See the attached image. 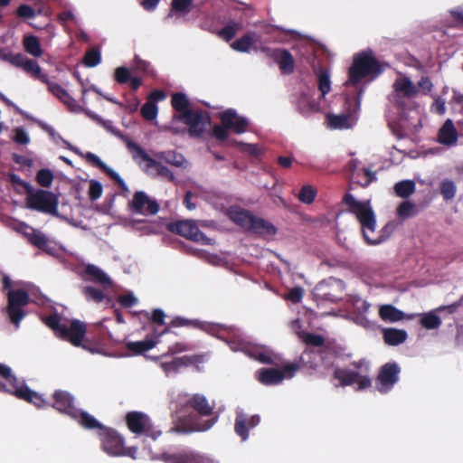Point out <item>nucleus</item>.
I'll return each mask as SVG.
<instances>
[{"label": "nucleus", "instance_id": "bf43d9fd", "mask_svg": "<svg viewBox=\"0 0 463 463\" xmlns=\"http://www.w3.org/2000/svg\"><path fill=\"white\" fill-rule=\"evenodd\" d=\"M140 113L144 119L151 121L156 118L158 114V108L156 103L147 100L141 107Z\"/></svg>", "mask_w": 463, "mask_h": 463}, {"label": "nucleus", "instance_id": "774afa93", "mask_svg": "<svg viewBox=\"0 0 463 463\" xmlns=\"http://www.w3.org/2000/svg\"><path fill=\"white\" fill-rule=\"evenodd\" d=\"M131 69L134 73H143L147 75L150 73V63L140 59L137 55H136L133 60Z\"/></svg>", "mask_w": 463, "mask_h": 463}, {"label": "nucleus", "instance_id": "5701e85b", "mask_svg": "<svg viewBox=\"0 0 463 463\" xmlns=\"http://www.w3.org/2000/svg\"><path fill=\"white\" fill-rule=\"evenodd\" d=\"M47 85L48 90L59 99L72 112L81 111V106L62 88L60 84L51 81L47 76V81H43Z\"/></svg>", "mask_w": 463, "mask_h": 463}, {"label": "nucleus", "instance_id": "4d7b16f0", "mask_svg": "<svg viewBox=\"0 0 463 463\" xmlns=\"http://www.w3.org/2000/svg\"><path fill=\"white\" fill-rule=\"evenodd\" d=\"M82 293L87 300L100 303L105 298V294L99 288L90 286L82 288Z\"/></svg>", "mask_w": 463, "mask_h": 463}, {"label": "nucleus", "instance_id": "4468645a", "mask_svg": "<svg viewBox=\"0 0 463 463\" xmlns=\"http://www.w3.org/2000/svg\"><path fill=\"white\" fill-rule=\"evenodd\" d=\"M298 369V365L296 364H287L282 370L277 368H262L258 372V380L265 385L278 384L282 382L285 377H292Z\"/></svg>", "mask_w": 463, "mask_h": 463}, {"label": "nucleus", "instance_id": "f257e3e1", "mask_svg": "<svg viewBox=\"0 0 463 463\" xmlns=\"http://www.w3.org/2000/svg\"><path fill=\"white\" fill-rule=\"evenodd\" d=\"M343 203L347 206L348 212L356 216L361 224L364 238L368 244H380L389 238L393 229L392 223H387L382 229L380 235L376 237L370 236L369 232H373L375 230L376 220L369 202L357 201L353 194L348 193L344 195Z\"/></svg>", "mask_w": 463, "mask_h": 463}, {"label": "nucleus", "instance_id": "393cba45", "mask_svg": "<svg viewBox=\"0 0 463 463\" xmlns=\"http://www.w3.org/2000/svg\"><path fill=\"white\" fill-rule=\"evenodd\" d=\"M84 280L98 283L105 288H109L112 285L110 278L99 267L93 264H87L82 272Z\"/></svg>", "mask_w": 463, "mask_h": 463}, {"label": "nucleus", "instance_id": "39448f33", "mask_svg": "<svg viewBox=\"0 0 463 463\" xmlns=\"http://www.w3.org/2000/svg\"><path fill=\"white\" fill-rule=\"evenodd\" d=\"M30 302V296L24 289H11L7 293V307L5 314L10 323L16 328L19 327L21 321L26 316L24 307Z\"/></svg>", "mask_w": 463, "mask_h": 463}, {"label": "nucleus", "instance_id": "052dcab7", "mask_svg": "<svg viewBox=\"0 0 463 463\" xmlns=\"http://www.w3.org/2000/svg\"><path fill=\"white\" fill-rule=\"evenodd\" d=\"M302 341L309 346L325 347V337L314 333H305L302 335Z\"/></svg>", "mask_w": 463, "mask_h": 463}, {"label": "nucleus", "instance_id": "603ef678", "mask_svg": "<svg viewBox=\"0 0 463 463\" xmlns=\"http://www.w3.org/2000/svg\"><path fill=\"white\" fill-rule=\"evenodd\" d=\"M328 125L332 128H348L350 127L349 124V116L347 115H327L326 116Z\"/></svg>", "mask_w": 463, "mask_h": 463}, {"label": "nucleus", "instance_id": "a19ab883", "mask_svg": "<svg viewBox=\"0 0 463 463\" xmlns=\"http://www.w3.org/2000/svg\"><path fill=\"white\" fill-rule=\"evenodd\" d=\"M27 228L30 229V232H25L24 235L28 241L34 247L42 250H46L48 246V240L46 236L40 231H37L32 227L27 226Z\"/></svg>", "mask_w": 463, "mask_h": 463}, {"label": "nucleus", "instance_id": "5fc2aeb1", "mask_svg": "<svg viewBox=\"0 0 463 463\" xmlns=\"http://www.w3.org/2000/svg\"><path fill=\"white\" fill-rule=\"evenodd\" d=\"M317 196V190L309 185H303L298 193V200L306 204H310L314 202Z\"/></svg>", "mask_w": 463, "mask_h": 463}, {"label": "nucleus", "instance_id": "37998d69", "mask_svg": "<svg viewBox=\"0 0 463 463\" xmlns=\"http://www.w3.org/2000/svg\"><path fill=\"white\" fill-rule=\"evenodd\" d=\"M23 44L25 52L33 57H41L43 49L39 39L34 35H27L24 37Z\"/></svg>", "mask_w": 463, "mask_h": 463}, {"label": "nucleus", "instance_id": "6ab92c4d", "mask_svg": "<svg viewBox=\"0 0 463 463\" xmlns=\"http://www.w3.org/2000/svg\"><path fill=\"white\" fill-rule=\"evenodd\" d=\"M267 55L271 58L278 65L280 72L285 75L293 73L295 69V61L292 54L286 49L265 48Z\"/></svg>", "mask_w": 463, "mask_h": 463}, {"label": "nucleus", "instance_id": "864d4df0", "mask_svg": "<svg viewBox=\"0 0 463 463\" xmlns=\"http://www.w3.org/2000/svg\"><path fill=\"white\" fill-rule=\"evenodd\" d=\"M240 29L241 24L232 21L218 32V35L226 42H230Z\"/></svg>", "mask_w": 463, "mask_h": 463}, {"label": "nucleus", "instance_id": "3c124183", "mask_svg": "<svg viewBox=\"0 0 463 463\" xmlns=\"http://www.w3.org/2000/svg\"><path fill=\"white\" fill-rule=\"evenodd\" d=\"M161 158L167 164L176 167H183L186 164V160L183 155L173 151L163 152Z\"/></svg>", "mask_w": 463, "mask_h": 463}, {"label": "nucleus", "instance_id": "2eb2a0df", "mask_svg": "<svg viewBox=\"0 0 463 463\" xmlns=\"http://www.w3.org/2000/svg\"><path fill=\"white\" fill-rule=\"evenodd\" d=\"M128 209L133 213L156 214L160 206L159 203L151 199L145 192L137 191L133 194V199L128 203Z\"/></svg>", "mask_w": 463, "mask_h": 463}, {"label": "nucleus", "instance_id": "72a5a7b5", "mask_svg": "<svg viewBox=\"0 0 463 463\" xmlns=\"http://www.w3.org/2000/svg\"><path fill=\"white\" fill-rule=\"evenodd\" d=\"M383 338L386 345L395 346L404 343L408 338V334L404 329L383 328Z\"/></svg>", "mask_w": 463, "mask_h": 463}, {"label": "nucleus", "instance_id": "6e6552de", "mask_svg": "<svg viewBox=\"0 0 463 463\" xmlns=\"http://www.w3.org/2000/svg\"><path fill=\"white\" fill-rule=\"evenodd\" d=\"M126 423L128 430L137 435H145L156 439L161 431L156 430L150 418L140 411H130L126 415Z\"/></svg>", "mask_w": 463, "mask_h": 463}, {"label": "nucleus", "instance_id": "a211bd4d", "mask_svg": "<svg viewBox=\"0 0 463 463\" xmlns=\"http://www.w3.org/2000/svg\"><path fill=\"white\" fill-rule=\"evenodd\" d=\"M10 394L15 396L19 400L32 403L39 409L50 406V403L45 401L40 393L30 389L24 381L19 382L14 388H12Z\"/></svg>", "mask_w": 463, "mask_h": 463}, {"label": "nucleus", "instance_id": "a18cd8bd", "mask_svg": "<svg viewBox=\"0 0 463 463\" xmlns=\"http://www.w3.org/2000/svg\"><path fill=\"white\" fill-rule=\"evenodd\" d=\"M232 350H240L250 358L256 359L258 353L260 351L262 345H251L247 342H239L237 345L232 342L230 344Z\"/></svg>", "mask_w": 463, "mask_h": 463}, {"label": "nucleus", "instance_id": "423d86ee", "mask_svg": "<svg viewBox=\"0 0 463 463\" xmlns=\"http://www.w3.org/2000/svg\"><path fill=\"white\" fill-rule=\"evenodd\" d=\"M26 204L29 209L47 214L58 215L59 199L52 192L38 189L33 193H29L26 198Z\"/></svg>", "mask_w": 463, "mask_h": 463}, {"label": "nucleus", "instance_id": "0eeeda50", "mask_svg": "<svg viewBox=\"0 0 463 463\" xmlns=\"http://www.w3.org/2000/svg\"><path fill=\"white\" fill-rule=\"evenodd\" d=\"M168 230L175 234L186 238L194 242H200L203 245H213L214 241L208 238L202 232L196 223L191 220H182L168 224Z\"/></svg>", "mask_w": 463, "mask_h": 463}, {"label": "nucleus", "instance_id": "c85d7f7f", "mask_svg": "<svg viewBox=\"0 0 463 463\" xmlns=\"http://www.w3.org/2000/svg\"><path fill=\"white\" fill-rule=\"evenodd\" d=\"M114 80L118 84H129L131 90H137L142 85V80L137 76H131L130 70L125 66L118 67L114 71Z\"/></svg>", "mask_w": 463, "mask_h": 463}, {"label": "nucleus", "instance_id": "473e14b6", "mask_svg": "<svg viewBox=\"0 0 463 463\" xmlns=\"http://www.w3.org/2000/svg\"><path fill=\"white\" fill-rule=\"evenodd\" d=\"M71 418L87 430L98 429L100 431L105 427L92 415L80 409H77Z\"/></svg>", "mask_w": 463, "mask_h": 463}, {"label": "nucleus", "instance_id": "c03bdc74", "mask_svg": "<svg viewBox=\"0 0 463 463\" xmlns=\"http://www.w3.org/2000/svg\"><path fill=\"white\" fill-rule=\"evenodd\" d=\"M171 105L175 111L179 112V115L185 114L186 111H192L189 109L190 103L186 95L182 92H176L172 95Z\"/></svg>", "mask_w": 463, "mask_h": 463}, {"label": "nucleus", "instance_id": "20e7f679", "mask_svg": "<svg viewBox=\"0 0 463 463\" xmlns=\"http://www.w3.org/2000/svg\"><path fill=\"white\" fill-rule=\"evenodd\" d=\"M221 125H215L213 128V136L218 141H225L229 137V130L236 134L247 131L249 121L246 118L238 115L235 109H228L219 113Z\"/></svg>", "mask_w": 463, "mask_h": 463}, {"label": "nucleus", "instance_id": "a878e982", "mask_svg": "<svg viewBox=\"0 0 463 463\" xmlns=\"http://www.w3.org/2000/svg\"><path fill=\"white\" fill-rule=\"evenodd\" d=\"M199 362L200 356L198 355H184L174 358L170 362H162L160 367L166 374H169L171 373H177L182 367H187Z\"/></svg>", "mask_w": 463, "mask_h": 463}, {"label": "nucleus", "instance_id": "de8ad7c7", "mask_svg": "<svg viewBox=\"0 0 463 463\" xmlns=\"http://www.w3.org/2000/svg\"><path fill=\"white\" fill-rule=\"evenodd\" d=\"M156 343L157 342L153 339H146L143 341L129 342L127 346L129 351L140 354L152 349Z\"/></svg>", "mask_w": 463, "mask_h": 463}, {"label": "nucleus", "instance_id": "f03ea898", "mask_svg": "<svg viewBox=\"0 0 463 463\" xmlns=\"http://www.w3.org/2000/svg\"><path fill=\"white\" fill-rule=\"evenodd\" d=\"M383 71V65L374 56L372 50L363 51L354 54L353 63L349 68L346 84L358 85L366 77L373 79Z\"/></svg>", "mask_w": 463, "mask_h": 463}, {"label": "nucleus", "instance_id": "c756f323", "mask_svg": "<svg viewBox=\"0 0 463 463\" xmlns=\"http://www.w3.org/2000/svg\"><path fill=\"white\" fill-rule=\"evenodd\" d=\"M19 383V380L13 373L12 369L0 363V392L5 393H11L12 388Z\"/></svg>", "mask_w": 463, "mask_h": 463}, {"label": "nucleus", "instance_id": "b1692460", "mask_svg": "<svg viewBox=\"0 0 463 463\" xmlns=\"http://www.w3.org/2000/svg\"><path fill=\"white\" fill-rule=\"evenodd\" d=\"M179 326H186L196 329H201L203 331H209L212 326L208 323L202 322L197 319H188L182 317H175L169 325H167L164 330L157 335L160 336L165 334L172 333V327H179Z\"/></svg>", "mask_w": 463, "mask_h": 463}, {"label": "nucleus", "instance_id": "09e8293b", "mask_svg": "<svg viewBox=\"0 0 463 463\" xmlns=\"http://www.w3.org/2000/svg\"><path fill=\"white\" fill-rule=\"evenodd\" d=\"M394 191L397 196L407 198L415 191V183L411 180H404L398 182L394 185Z\"/></svg>", "mask_w": 463, "mask_h": 463}, {"label": "nucleus", "instance_id": "338daca9", "mask_svg": "<svg viewBox=\"0 0 463 463\" xmlns=\"http://www.w3.org/2000/svg\"><path fill=\"white\" fill-rule=\"evenodd\" d=\"M192 350V345L187 344V343H183V342H177L172 345H170L168 347V350L167 352H165V354H163L161 355V357H166V356H170V355H175V354H180V353H184V352H186V351H190Z\"/></svg>", "mask_w": 463, "mask_h": 463}, {"label": "nucleus", "instance_id": "8fccbe9b", "mask_svg": "<svg viewBox=\"0 0 463 463\" xmlns=\"http://www.w3.org/2000/svg\"><path fill=\"white\" fill-rule=\"evenodd\" d=\"M420 325L426 329H437L441 325L440 317L435 314V312L430 311L429 313L423 314L420 319Z\"/></svg>", "mask_w": 463, "mask_h": 463}, {"label": "nucleus", "instance_id": "1a4fd4ad", "mask_svg": "<svg viewBox=\"0 0 463 463\" xmlns=\"http://www.w3.org/2000/svg\"><path fill=\"white\" fill-rule=\"evenodd\" d=\"M178 412L192 409L201 417H210L214 414V403H211L208 399L200 393L185 395L180 398L178 402Z\"/></svg>", "mask_w": 463, "mask_h": 463}, {"label": "nucleus", "instance_id": "79ce46f5", "mask_svg": "<svg viewBox=\"0 0 463 463\" xmlns=\"http://www.w3.org/2000/svg\"><path fill=\"white\" fill-rule=\"evenodd\" d=\"M317 79L318 90L321 92V98H324L331 90V81L329 72L322 68L315 70Z\"/></svg>", "mask_w": 463, "mask_h": 463}, {"label": "nucleus", "instance_id": "4be33fe9", "mask_svg": "<svg viewBox=\"0 0 463 463\" xmlns=\"http://www.w3.org/2000/svg\"><path fill=\"white\" fill-rule=\"evenodd\" d=\"M85 160L91 164L92 165L98 167L102 172H104L108 176H109L122 190L124 195H127L129 193V189L124 180L120 177V175L115 172L113 169L109 167L104 162L100 160V158L91 152H88L84 156Z\"/></svg>", "mask_w": 463, "mask_h": 463}, {"label": "nucleus", "instance_id": "69168bd1", "mask_svg": "<svg viewBox=\"0 0 463 463\" xmlns=\"http://www.w3.org/2000/svg\"><path fill=\"white\" fill-rule=\"evenodd\" d=\"M44 322L47 326L53 330L57 336L59 335L62 326L65 324L61 322V317L58 314H52L46 317Z\"/></svg>", "mask_w": 463, "mask_h": 463}, {"label": "nucleus", "instance_id": "dca6fc26", "mask_svg": "<svg viewBox=\"0 0 463 463\" xmlns=\"http://www.w3.org/2000/svg\"><path fill=\"white\" fill-rule=\"evenodd\" d=\"M159 459L165 463H214L209 457L193 450L164 452L159 456Z\"/></svg>", "mask_w": 463, "mask_h": 463}, {"label": "nucleus", "instance_id": "ea45409f", "mask_svg": "<svg viewBox=\"0 0 463 463\" xmlns=\"http://www.w3.org/2000/svg\"><path fill=\"white\" fill-rule=\"evenodd\" d=\"M258 36L255 33H248L241 36V38L235 40L231 47L240 52H248L251 47V45L257 41Z\"/></svg>", "mask_w": 463, "mask_h": 463}, {"label": "nucleus", "instance_id": "412c9836", "mask_svg": "<svg viewBox=\"0 0 463 463\" xmlns=\"http://www.w3.org/2000/svg\"><path fill=\"white\" fill-rule=\"evenodd\" d=\"M53 409L64 413L70 417L78 409L74 404V397L67 391L56 390L52 394V403L50 404Z\"/></svg>", "mask_w": 463, "mask_h": 463}, {"label": "nucleus", "instance_id": "aec40b11", "mask_svg": "<svg viewBox=\"0 0 463 463\" xmlns=\"http://www.w3.org/2000/svg\"><path fill=\"white\" fill-rule=\"evenodd\" d=\"M260 422V417L258 414L249 416L243 411H237L234 430L241 437L242 441L249 439V430L255 428Z\"/></svg>", "mask_w": 463, "mask_h": 463}, {"label": "nucleus", "instance_id": "58836bf2", "mask_svg": "<svg viewBox=\"0 0 463 463\" xmlns=\"http://www.w3.org/2000/svg\"><path fill=\"white\" fill-rule=\"evenodd\" d=\"M380 317L386 322H398L405 318L404 313L392 305H383L379 308Z\"/></svg>", "mask_w": 463, "mask_h": 463}, {"label": "nucleus", "instance_id": "e433bc0d", "mask_svg": "<svg viewBox=\"0 0 463 463\" xmlns=\"http://www.w3.org/2000/svg\"><path fill=\"white\" fill-rule=\"evenodd\" d=\"M298 109L303 116L307 117L312 113L318 112L320 105L307 93H302L298 99Z\"/></svg>", "mask_w": 463, "mask_h": 463}, {"label": "nucleus", "instance_id": "bb28decb", "mask_svg": "<svg viewBox=\"0 0 463 463\" xmlns=\"http://www.w3.org/2000/svg\"><path fill=\"white\" fill-rule=\"evenodd\" d=\"M217 420L218 415H215L214 417L206 420H199L196 418H191V421L187 427L176 425L175 427L172 428L171 430L178 433L205 431L210 430L216 423Z\"/></svg>", "mask_w": 463, "mask_h": 463}, {"label": "nucleus", "instance_id": "f3484780", "mask_svg": "<svg viewBox=\"0 0 463 463\" xmlns=\"http://www.w3.org/2000/svg\"><path fill=\"white\" fill-rule=\"evenodd\" d=\"M86 332L85 324L78 319H73L69 325L65 323L62 326L58 336L70 342L74 346H81Z\"/></svg>", "mask_w": 463, "mask_h": 463}, {"label": "nucleus", "instance_id": "9b49d317", "mask_svg": "<svg viewBox=\"0 0 463 463\" xmlns=\"http://www.w3.org/2000/svg\"><path fill=\"white\" fill-rule=\"evenodd\" d=\"M401 367L395 362L386 363L381 366L376 377V389L381 393L390 392L399 382Z\"/></svg>", "mask_w": 463, "mask_h": 463}, {"label": "nucleus", "instance_id": "680f3d73", "mask_svg": "<svg viewBox=\"0 0 463 463\" xmlns=\"http://www.w3.org/2000/svg\"><path fill=\"white\" fill-rule=\"evenodd\" d=\"M101 61L100 52L98 49H91L84 54L83 63L86 67H95Z\"/></svg>", "mask_w": 463, "mask_h": 463}, {"label": "nucleus", "instance_id": "4c0bfd02", "mask_svg": "<svg viewBox=\"0 0 463 463\" xmlns=\"http://www.w3.org/2000/svg\"><path fill=\"white\" fill-rule=\"evenodd\" d=\"M394 90L402 93L403 97L411 99L419 93L418 88L409 78L397 79L393 84Z\"/></svg>", "mask_w": 463, "mask_h": 463}, {"label": "nucleus", "instance_id": "0e129e2a", "mask_svg": "<svg viewBox=\"0 0 463 463\" xmlns=\"http://www.w3.org/2000/svg\"><path fill=\"white\" fill-rule=\"evenodd\" d=\"M52 180L53 174L50 169L43 168L37 172L36 181L41 186L45 188L50 187Z\"/></svg>", "mask_w": 463, "mask_h": 463}, {"label": "nucleus", "instance_id": "13d9d810", "mask_svg": "<svg viewBox=\"0 0 463 463\" xmlns=\"http://www.w3.org/2000/svg\"><path fill=\"white\" fill-rule=\"evenodd\" d=\"M147 167L155 168L159 175L166 178L170 182H175V180L174 173L167 166L156 159L151 160V164H147Z\"/></svg>", "mask_w": 463, "mask_h": 463}, {"label": "nucleus", "instance_id": "f704fd0d", "mask_svg": "<svg viewBox=\"0 0 463 463\" xmlns=\"http://www.w3.org/2000/svg\"><path fill=\"white\" fill-rule=\"evenodd\" d=\"M322 361V351H315L311 347H307L300 356V362L303 366L316 370Z\"/></svg>", "mask_w": 463, "mask_h": 463}, {"label": "nucleus", "instance_id": "9d476101", "mask_svg": "<svg viewBox=\"0 0 463 463\" xmlns=\"http://www.w3.org/2000/svg\"><path fill=\"white\" fill-rule=\"evenodd\" d=\"M3 60L16 68L24 70L33 79L39 80L40 81H47V74L42 72V69L38 62L28 58L23 53H5L3 55Z\"/></svg>", "mask_w": 463, "mask_h": 463}, {"label": "nucleus", "instance_id": "e2e57ef3", "mask_svg": "<svg viewBox=\"0 0 463 463\" xmlns=\"http://www.w3.org/2000/svg\"><path fill=\"white\" fill-rule=\"evenodd\" d=\"M397 214L401 218H409L416 214V206L410 201L401 203L397 208Z\"/></svg>", "mask_w": 463, "mask_h": 463}, {"label": "nucleus", "instance_id": "6e6d98bb", "mask_svg": "<svg viewBox=\"0 0 463 463\" xmlns=\"http://www.w3.org/2000/svg\"><path fill=\"white\" fill-rule=\"evenodd\" d=\"M440 194L445 201L452 200L456 195V185L453 181L446 179L440 183Z\"/></svg>", "mask_w": 463, "mask_h": 463}, {"label": "nucleus", "instance_id": "7c9ffc66", "mask_svg": "<svg viewBox=\"0 0 463 463\" xmlns=\"http://www.w3.org/2000/svg\"><path fill=\"white\" fill-rule=\"evenodd\" d=\"M438 140L440 144L451 146L458 141V132L451 119H447L439 128Z\"/></svg>", "mask_w": 463, "mask_h": 463}, {"label": "nucleus", "instance_id": "2f4dec72", "mask_svg": "<svg viewBox=\"0 0 463 463\" xmlns=\"http://www.w3.org/2000/svg\"><path fill=\"white\" fill-rule=\"evenodd\" d=\"M230 219L241 229L250 232V230L252 225V222L255 218L250 211L244 209H237L234 211H231Z\"/></svg>", "mask_w": 463, "mask_h": 463}, {"label": "nucleus", "instance_id": "49530a36", "mask_svg": "<svg viewBox=\"0 0 463 463\" xmlns=\"http://www.w3.org/2000/svg\"><path fill=\"white\" fill-rule=\"evenodd\" d=\"M38 126L43 131H45L52 139H56V138L61 139L63 141V143L66 144L67 147L71 151H72L73 153H75L76 155H78V156H80L81 157H84L85 154H83L78 147L73 146L72 145H71L66 140H63L62 137L54 130V128L52 127H51L50 125H48V124H46L44 122H42V121L38 122Z\"/></svg>", "mask_w": 463, "mask_h": 463}, {"label": "nucleus", "instance_id": "ddd939ff", "mask_svg": "<svg viewBox=\"0 0 463 463\" xmlns=\"http://www.w3.org/2000/svg\"><path fill=\"white\" fill-rule=\"evenodd\" d=\"M103 450L110 456H121L125 450L124 439L118 432L112 429L104 427L99 431Z\"/></svg>", "mask_w": 463, "mask_h": 463}, {"label": "nucleus", "instance_id": "f8f14e48", "mask_svg": "<svg viewBox=\"0 0 463 463\" xmlns=\"http://www.w3.org/2000/svg\"><path fill=\"white\" fill-rule=\"evenodd\" d=\"M177 118L189 127L188 134L192 137H201L210 122L208 113L201 110L186 111L185 114L178 115Z\"/></svg>", "mask_w": 463, "mask_h": 463}, {"label": "nucleus", "instance_id": "c9c22d12", "mask_svg": "<svg viewBox=\"0 0 463 463\" xmlns=\"http://www.w3.org/2000/svg\"><path fill=\"white\" fill-rule=\"evenodd\" d=\"M250 232L260 236L275 235L277 233V228L263 218L255 216Z\"/></svg>", "mask_w": 463, "mask_h": 463}, {"label": "nucleus", "instance_id": "7ed1b4c3", "mask_svg": "<svg viewBox=\"0 0 463 463\" xmlns=\"http://www.w3.org/2000/svg\"><path fill=\"white\" fill-rule=\"evenodd\" d=\"M352 365L365 373L363 374L357 371L336 367L333 372V380L337 381V383H335L334 385L335 387H346L356 383V391H363L371 387L372 379L368 375V364L364 360H359L353 362Z\"/></svg>", "mask_w": 463, "mask_h": 463}, {"label": "nucleus", "instance_id": "cd10ccee", "mask_svg": "<svg viewBox=\"0 0 463 463\" xmlns=\"http://www.w3.org/2000/svg\"><path fill=\"white\" fill-rule=\"evenodd\" d=\"M111 132L119 137L126 144L128 149L131 152L134 159L141 158L147 164H151V160H154L138 144L134 142L128 136L122 134L118 129H110Z\"/></svg>", "mask_w": 463, "mask_h": 463}]
</instances>
